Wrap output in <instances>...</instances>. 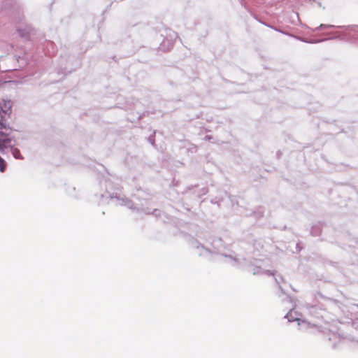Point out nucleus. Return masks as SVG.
Listing matches in <instances>:
<instances>
[{
    "mask_svg": "<svg viewBox=\"0 0 358 358\" xmlns=\"http://www.w3.org/2000/svg\"><path fill=\"white\" fill-rule=\"evenodd\" d=\"M13 155V157L17 159H23V157L20 153L19 149L15 148L14 146L9 145L8 150Z\"/></svg>",
    "mask_w": 358,
    "mask_h": 358,
    "instance_id": "obj_11",
    "label": "nucleus"
},
{
    "mask_svg": "<svg viewBox=\"0 0 358 358\" xmlns=\"http://www.w3.org/2000/svg\"><path fill=\"white\" fill-rule=\"evenodd\" d=\"M326 309L325 307H324V306L322 305V306L320 307V310H324Z\"/></svg>",
    "mask_w": 358,
    "mask_h": 358,
    "instance_id": "obj_26",
    "label": "nucleus"
},
{
    "mask_svg": "<svg viewBox=\"0 0 358 358\" xmlns=\"http://www.w3.org/2000/svg\"><path fill=\"white\" fill-rule=\"evenodd\" d=\"M171 38H176L177 37V34L176 32H173L172 34L170 35Z\"/></svg>",
    "mask_w": 358,
    "mask_h": 358,
    "instance_id": "obj_24",
    "label": "nucleus"
},
{
    "mask_svg": "<svg viewBox=\"0 0 358 358\" xmlns=\"http://www.w3.org/2000/svg\"><path fill=\"white\" fill-rule=\"evenodd\" d=\"M168 43H169V48L168 49L172 48L173 46V40H168Z\"/></svg>",
    "mask_w": 358,
    "mask_h": 358,
    "instance_id": "obj_21",
    "label": "nucleus"
},
{
    "mask_svg": "<svg viewBox=\"0 0 358 358\" xmlns=\"http://www.w3.org/2000/svg\"><path fill=\"white\" fill-rule=\"evenodd\" d=\"M275 31H280V32H282V33H283V34H285V32H283V31H280V30H279V29H275ZM285 34H287L285 33Z\"/></svg>",
    "mask_w": 358,
    "mask_h": 358,
    "instance_id": "obj_29",
    "label": "nucleus"
},
{
    "mask_svg": "<svg viewBox=\"0 0 358 358\" xmlns=\"http://www.w3.org/2000/svg\"><path fill=\"white\" fill-rule=\"evenodd\" d=\"M304 307L308 310V313L316 317H323L322 315L320 314V313L317 312V305H311L310 303H306L304 304Z\"/></svg>",
    "mask_w": 358,
    "mask_h": 358,
    "instance_id": "obj_10",
    "label": "nucleus"
},
{
    "mask_svg": "<svg viewBox=\"0 0 358 358\" xmlns=\"http://www.w3.org/2000/svg\"><path fill=\"white\" fill-rule=\"evenodd\" d=\"M293 14H294V15H296V18H297V19H298V20H299V15H298V13H293Z\"/></svg>",
    "mask_w": 358,
    "mask_h": 358,
    "instance_id": "obj_27",
    "label": "nucleus"
},
{
    "mask_svg": "<svg viewBox=\"0 0 358 358\" xmlns=\"http://www.w3.org/2000/svg\"><path fill=\"white\" fill-rule=\"evenodd\" d=\"M2 10L10 15L11 20L15 23H20L23 20V15L17 2L6 0L3 3Z\"/></svg>",
    "mask_w": 358,
    "mask_h": 358,
    "instance_id": "obj_5",
    "label": "nucleus"
},
{
    "mask_svg": "<svg viewBox=\"0 0 358 358\" xmlns=\"http://www.w3.org/2000/svg\"><path fill=\"white\" fill-rule=\"evenodd\" d=\"M241 6L246 10H249V6L252 1H257L258 0H239Z\"/></svg>",
    "mask_w": 358,
    "mask_h": 358,
    "instance_id": "obj_15",
    "label": "nucleus"
},
{
    "mask_svg": "<svg viewBox=\"0 0 358 358\" xmlns=\"http://www.w3.org/2000/svg\"><path fill=\"white\" fill-rule=\"evenodd\" d=\"M292 310L291 309L290 311L285 316V317L287 318L289 322H293L295 320L297 321L299 329L306 330L309 329H315L317 331L323 332L324 337L329 341H336L339 339V338H345V334L341 330L340 328L332 327L331 329H327L325 328L326 331L322 330L321 327L316 324H312L310 322H307L306 320L294 318L292 317Z\"/></svg>",
    "mask_w": 358,
    "mask_h": 358,
    "instance_id": "obj_3",
    "label": "nucleus"
},
{
    "mask_svg": "<svg viewBox=\"0 0 358 358\" xmlns=\"http://www.w3.org/2000/svg\"><path fill=\"white\" fill-rule=\"evenodd\" d=\"M264 213V211L263 208L259 206L255 210L251 211L250 213H247V215H254L257 217H260L263 216Z\"/></svg>",
    "mask_w": 358,
    "mask_h": 358,
    "instance_id": "obj_13",
    "label": "nucleus"
},
{
    "mask_svg": "<svg viewBox=\"0 0 358 358\" xmlns=\"http://www.w3.org/2000/svg\"><path fill=\"white\" fill-rule=\"evenodd\" d=\"M321 230H322V228H321V224L320 223L315 224L311 228L310 234L313 236H318L321 234Z\"/></svg>",
    "mask_w": 358,
    "mask_h": 358,
    "instance_id": "obj_12",
    "label": "nucleus"
},
{
    "mask_svg": "<svg viewBox=\"0 0 358 358\" xmlns=\"http://www.w3.org/2000/svg\"><path fill=\"white\" fill-rule=\"evenodd\" d=\"M332 347H333V348H336V341L333 343Z\"/></svg>",
    "mask_w": 358,
    "mask_h": 358,
    "instance_id": "obj_30",
    "label": "nucleus"
},
{
    "mask_svg": "<svg viewBox=\"0 0 358 358\" xmlns=\"http://www.w3.org/2000/svg\"><path fill=\"white\" fill-rule=\"evenodd\" d=\"M6 169V163L5 160L2 158V160L0 162V171L3 173Z\"/></svg>",
    "mask_w": 358,
    "mask_h": 358,
    "instance_id": "obj_18",
    "label": "nucleus"
},
{
    "mask_svg": "<svg viewBox=\"0 0 358 358\" xmlns=\"http://www.w3.org/2000/svg\"><path fill=\"white\" fill-rule=\"evenodd\" d=\"M205 138V140H206V141H210V140H211V139L213 138V136H208V135H207V136H205V138Z\"/></svg>",
    "mask_w": 358,
    "mask_h": 358,
    "instance_id": "obj_23",
    "label": "nucleus"
},
{
    "mask_svg": "<svg viewBox=\"0 0 358 358\" xmlns=\"http://www.w3.org/2000/svg\"><path fill=\"white\" fill-rule=\"evenodd\" d=\"M189 244L190 247L195 250V252L199 256H204L205 257H208L207 256L210 253V251L208 248L201 244L194 238L192 237L189 239Z\"/></svg>",
    "mask_w": 358,
    "mask_h": 358,
    "instance_id": "obj_6",
    "label": "nucleus"
},
{
    "mask_svg": "<svg viewBox=\"0 0 358 358\" xmlns=\"http://www.w3.org/2000/svg\"><path fill=\"white\" fill-rule=\"evenodd\" d=\"M225 257H227L230 259L231 264L232 266H240L243 265L245 266L247 271L248 272L252 273L253 275H274V272L270 270H264L261 268L259 265L257 264L259 262L258 260L255 259L254 262L248 260L245 258L242 259V262L237 259L235 257H232L231 255H224Z\"/></svg>",
    "mask_w": 358,
    "mask_h": 358,
    "instance_id": "obj_4",
    "label": "nucleus"
},
{
    "mask_svg": "<svg viewBox=\"0 0 358 358\" xmlns=\"http://www.w3.org/2000/svg\"><path fill=\"white\" fill-rule=\"evenodd\" d=\"M164 44H165V41H164L162 42V43L161 44V45H162V48H162V49L163 48V46L164 45Z\"/></svg>",
    "mask_w": 358,
    "mask_h": 358,
    "instance_id": "obj_28",
    "label": "nucleus"
},
{
    "mask_svg": "<svg viewBox=\"0 0 358 358\" xmlns=\"http://www.w3.org/2000/svg\"><path fill=\"white\" fill-rule=\"evenodd\" d=\"M327 28H338L340 31L331 32L329 34L331 36L327 38L319 40H307L300 37H296L297 39L307 43H317L325 41L327 39H337L350 42L355 44H358V25H348V26H335L333 24H321L319 27L313 29V31H317L320 29Z\"/></svg>",
    "mask_w": 358,
    "mask_h": 358,
    "instance_id": "obj_2",
    "label": "nucleus"
},
{
    "mask_svg": "<svg viewBox=\"0 0 358 358\" xmlns=\"http://www.w3.org/2000/svg\"><path fill=\"white\" fill-rule=\"evenodd\" d=\"M7 115L6 110L3 109L2 102H0V129L6 131H12V129L3 122V116Z\"/></svg>",
    "mask_w": 358,
    "mask_h": 358,
    "instance_id": "obj_8",
    "label": "nucleus"
},
{
    "mask_svg": "<svg viewBox=\"0 0 358 358\" xmlns=\"http://www.w3.org/2000/svg\"><path fill=\"white\" fill-rule=\"evenodd\" d=\"M211 245L215 249L219 250L222 247V240L220 238H216L212 241Z\"/></svg>",
    "mask_w": 358,
    "mask_h": 358,
    "instance_id": "obj_14",
    "label": "nucleus"
},
{
    "mask_svg": "<svg viewBox=\"0 0 358 358\" xmlns=\"http://www.w3.org/2000/svg\"><path fill=\"white\" fill-rule=\"evenodd\" d=\"M273 272H274V276H275V281L278 285L279 289H280L282 294L285 296V298H283L282 300L286 299L289 303H293L292 299L289 296H288L284 293L283 289L280 285V282L283 280L282 277L280 275H275V271H273Z\"/></svg>",
    "mask_w": 358,
    "mask_h": 358,
    "instance_id": "obj_9",
    "label": "nucleus"
},
{
    "mask_svg": "<svg viewBox=\"0 0 358 358\" xmlns=\"http://www.w3.org/2000/svg\"><path fill=\"white\" fill-rule=\"evenodd\" d=\"M14 136L11 134V131H0V152L5 154L8 150V144L11 142Z\"/></svg>",
    "mask_w": 358,
    "mask_h": 358,
    "instance_id": "obj_7",
    "label": "nucleus"
},
{
    "mask_svg": "<svg viewBox=\"0 0 358 358\" xmlns=\"http://www.w3.org/2000/svg\"><path fill=\"white\" fill-rule=\"evenodd\" d=\"M2 102H3V106H2L3 109L6 110L7 112V114H8L11 111V103L10 101H6L5 100H2Z\"/></svg>",
    "mask_w": 358,
    "mask_h": 358,
    "instance_id": "obj_16",
    "label": "nucleus"
},
{
    "mask_svg": "<svg viewBox=\"0 0 358 358\" xmlns=\"http://www.w3.org/2000/svg\"><path fill=\"white\" fill-rule=\"evenodd\" d=\"M104 185L106 187V192L100 194V203H109L111 201L116 205L124 206L129 209L136 210L137 212H142L147 215H154L158 217L161 215V211L158 209H153L152 211L150 208L146 206L149 203L147 199H141L139 196L136 199L138 200V203H134L133 201L127 198L124 195L119 192H110V190L113 189V185L110 180H104Z\"/></svg>",
    "mask_w": 358,
    "mask_h": 358,
    "instance_id": "obj_1",
    "label": "nucleus"
},
{
    "mask_svg": "<svg viewBox=\"0 0 358 358\" xmlns=\"http://www.w3.org/2000/svg\"><path fill=\"white\" fill-rule=\"evenodd\" d=\"M327 302H328V303H332V304H334V305H336V301H333V300H331V299H327Z\"/></svg>",
    "mask_w": 358,
    "mask_h": 358,
    "instance_id": "obj_22",
    "label": "nucleus"
},
{
    "mask_svg": "<svg viewBox=\"0 0 358 358\" xmlns=\"http://www.w3.org/2000/svg\"><path fill=\"white\" fill-rule=\"evenodd\" d=\"M296 249H297V250H298L299 252V251H301V248L299 246V243H297V244H296Z\"/></svg>",
    "mask_w": 358,
    "mask_h": 358,
    "instance_id": "obj_25",
    "label": "nucleus"
},
{
    "mask_svg": "<svg viewBox=\"0 0 358 358\" xmlns=\"http://www.w3.org/2000/svg\"><path fill=\"white\" fill-rule=\"evenodd\" d=\"M17 31L22 37H27V34H29V29H22L20 27H17Z\"/></svg>",
    "mask_w": 358,
    "mask_h": 358,
    "instance_id": "obj_17",
    "label": "nucleus"
},
{
    "mask_svg": "<svg viewBox=\"0 0 358 358\" xmlns=\"http://www.w3.org/2000/svg\"><path fill=\"white\" fill-rule=\"evenodd\" d=\"M306 2H308L312 5L313 3H315L316 6H317V7H321V6H322L321 2L317 0H306Z\"/></svg>",
    "mask_w": 358,
    "mask_h": 358,
    "instance_id": "obj_19",
    "label": "nucleus"
},
{
    "mask_svg": "<svg viewBox=\"0 0 358 358\" xmlns=\"http://www.w3.org/2000/svg\"><path fill=\"white\" fill-rule=\"evenodd\" d=\"M148 141L152 144V145H154L155 144V138L153 136H150L148 137Z\"/></svg>",
    "mask_w": 358,
    "mask_h": 358,
    "instance_id": "obj_20",
    "label": "nucleus"
}]
</instances>
